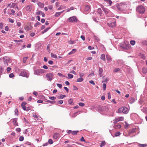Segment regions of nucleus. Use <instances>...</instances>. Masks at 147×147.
Here are the masks:
<instances>
[{"instance_id":"obj_52","label":"nucleus","mask_w":147,"mask_h":147,"mask_svg":"<svg viewBox=\"0 0 147 147\" xmlns=\"http://www.w3.org/2000/svg\"><path fill=\"white\" fill-rule=\"evenodd\" d=\"M63 101L62 100H60L57 102L60 105L62 104L63 103Z\"/></svg>"},{"instance_id":"obj_33","label":"nucleus","mask_w":147,"mask_h":147,"mask_svg":"<svg viewBox=\"0 0 147 147\" xmlns=\"http://www.w3.org/2000/svg\"><path fill=\"white\" fill-rule=\"evenodd\" d=\"M51 57L55 58H57V56L55 54H54L53 53H51Z\"/></svg>"},{"instance_id":"obj_34","label":"nucleus","mask_w":147,"mask_h":147,"mask_svg":"<svg viewBox=\"0 0 147 147\" xmlns=\"http://www.w3.org/2000/svg\"><path fill=\"white\" fill-rule=\"evenodd\" d=\"M67 76L68 77V78L69 79L72 78H73L74 77V76L73 75L70 74H68Z\"/></svg>"},{"instance_id":"obj_35","label":"nucleus","mask_w":147,"mask_h":147,"mask_svg":"<svg viewBox=\"0 0 147 147\" xmlns=\"http://www.w3.org/2000/svg\"><path fill=\"white\" fill-rule=\"evenodd\" d=\"M105 144V141H102V142L101 143L100 146V147H102L104 146Z\"/></svg>"},{"instance_id":"obj_25","label":"nucleus","mask_w":147,"mask_h":147,"mask_svg":"<svg viewBox=\"0 0 147 147\" xmlns=\"http://www.w3.org/2000/svg\"><path fill=\"white\" fill-rule=\"evenodd\" d=\"M68 102L69 103L70 105H73V100L72 99H69L68 100Z\"/></svg>"},{"instance_id":"obj_64","label":"nucleus","mask_w":147,"mask_h":147,"mask_svg":"<svg viewBox=\"0 0 147 147\" xmlns=\"http://www.w3.org/2000/svg\"><path fill=\"white\" fill-rule=\"evenodd\" d=\"M14 76V75L13 73H11L9 75V76L10 78H12Z\"/></svg>"},{"instance_id":"obj_19","label":"nucleus","mask_w":147,"mask_h":147,"mask_svg":"<svg viewBox=\"0 0 147 147\" xmlns=\"http://www.w3.org/2000/svg\"><path fill=\"white\" fill-rule=\"evenodd\" d=\"M106 58L107 60V61L109 62H111V57L108 55H106Z\"/></svg>"},{"instance_id":"obj_28","label":"nucleus","mask_w":147,"mask_h":147,"mask_svg":"<svg viewBox=\"0 0 147 147\" xmlns=\"http://www.w3.org/2000/svg\"><path fill=\"white\" fill-rule=\"evenodd\" d=\"M66 7L65 6H63L62 5H61L60 7L58 8L57 9L58 10H59L60 9H65L66 8Z\"/></svg>"},{"instance_id":"obj_57","label":"nucleus","mask_w":147,"mask_h":147,"mask_svg":"<svg viewBox=\"0 0 147 147\" xmlns=\"http://www.w3.org/2000/svg\"><path fill=\"white\" fill-rule=\"evenodd\" d=\"M88 49L89 50L93 49H94V47H91L90 46H89L88 47Z\"/></svg>"},{"instance_id":"obj_59","label":"nucleus","mask_w":147,"mask_h":147,"mask_svg":"<svg viewBox=\"0 0 147 147\" xmlns=\"http://www.w3.org/2000/svg\"><path fill=\"white\" fill-rule=\"evenodd\" d=\"M59 76H62V77H65V76L64 75H63L61 73H58L57 74Z\"/></svg>"},{"instance_id":"obj_11","label":"nucleus","mask_w":147,"mask_h":147,"mask_svg":"<svg viewBox=\"0 0 147 147\" xmlns=\"http://www.w3.org/2000/svg\"><path fill=\"white\" fill-rule=\"evenodd\" d=\"M107 24L110 27H114L116 26V22H114L111 23H108Z\"/></svg>"},{"instance_id":"obj_43","label":"nucleus","mask_w":147,"mask_h":147,"mask_svg":"<svg viewBox=\"0 0 147 147\" xmlns=\"http://www.w3.org/2000/svg\"><path fill=\"white\" fill-rule=\"evenodd\" d=\"M61 15L60 12H57L55 14V17H58Z\"/></svg>"},{"instance_id":"obj_44","label":"nucleus","mask_w":147,"mask_h":147,"mask_svg":"<svg viewBox=\"0 0 147 147\" xmlns=\"http://www.w3.org/2000/svg\"><path fill=\"white\" fill-rule=\"evenodd\" d=\"M106 85L105 84H102V87L104 90H105L106 89Z\"/></svg>"},{"instance_id":"obj_51","label":"nucleus","mask_w":147,"mask_h":147,"mask_svg":"<svg viewBox=\"0 0 147 147\" xmlns=\"http://www.w3.org/2000/svg\"><path fill=\"white\" fill-rule=\"evenodd\" d=\"M9 22L12 23H13L14 22V21L12 19L10 18H9Z\"/></svg>"},{"instance_id":"obj_40","label":"nucleus","mask_w":147,"mask_h":147,"mask_svg":"<svg viewBox=\"0 0 147 147\" xmlns=\"http://www.w3.org/2000/svg\"><path fill=\"white\" fill-rule=\"evenodd\" d=\"M140 56L141 58H142L143 59H145L146 58L145 56L143 54H141L140 55Z\"/></svg>"},{"instance_id":"obj_22","label":"nucleus","mask_w":147,"mask_h":147,"mask_svg":"<svg viewBox=\"0 0 147 147\" xmlns=\"http://www.w3.org/2000/svg\"><path fill=\"white\" fill-rule=\"evenodd\" d=\"M114 127L115 129H119L121 128V125L119 124H117L115 125Z\"/></svg>"},{"instance_id":"obj_37","label":"nucleus","mask_w":147,"mask_h":147,"mask_svg":"<svg viewBox=\"0 0 147 147\" xmlns=\"http://www.w3.org/2000/svg\"><path fill=\"white\" fill-rule=\"evenodd\" d=\"M28 57H24L23 62L24 63H26V62L27 60V59H28Z\"/></svg>"},{"instance_id":"obj_24","label":"nucleus","mask_w":147,"mask_h":147,"mask_svg":"<svg viewBox=\"0 0 147 147\" xmlns=\"http://www.w3.org/2000/svg\"><path fill=\"white\" fill-rule=\"evenodd\" d=\"M104 1L109 4V6L111 5L112 1L111 0H104Z\"/></svg>"},{"instance_id":"obj_32","label":"nucleus","mask_w":147,"mask_h":147,"mask_svg":"<svg viewBox=\"0 0 147 147\" xmlns=\"http://www.w3.org/2000/svg\"><path fill=\"white\" fill-rule=\"evenodd\" d=\"M90 9L89 6L88 5H86L85 7V10L88 11Z\"/></svg>"},{"instance_id":"obj_8","label":"nucleus","mask_w":147,"mask_h":147,"mask_svg":"<svg viewBox=\"0 0 147 147\" xmlns=\"http://www.w3.org/2000/svg\"><path fill=\"white\" fill-rule=\"evenodd\" d=\"M44 70L42 69H36L34 71V74L38 75L44 73Z\"/></svg>"},{"instance_id":"obj_15","label":"nucleus","mask_w":147,"mask_h":147,"mask_svg":"<svg viewBox=\"0 0 147 147\" xmlns=\"http://www.w3.org/2000/svg\"><path fill=\"white\" fill-rule=\"evenodd\" d=\"M103 72V69L100 67L99 68V73L100 77H102L103 76L102 73Z\"/></svg>"},{"instance_id":"obj_5","label":"nucleus","mask_w":147,"mask_h":147,"mask_svg":"<svg viewBox=\"0 0 147 147\" xmlns=\"http://www.w3.org/2000/svg\"><path fill=\"white\" fill-rule=\"evenodd\" d=\"M20 75L24 77L28 78L29 76V73L27 70H23L20 74Z\"/></svg>"},{"instance_id":"obj_6","label":"nucleus","mask_w":147,"mask_h":147,"mask_svg":"<svg viewBox=\"0 0 147 147\" xmlns=\"http://www.w3.org/2000/svg\"><path fill=\"white\" fill-rule=\"evenodd\" d=\"M53 75L52 73H49L47 74L46 76V77L47 78V80L50 81H51L53 80Z\"/></svg>"},{"instance_id":"obj_62","label":"nucleus","mask_w":147,"mask_h":147,"mask_svg":"<svg viewBox=\"0 0 147 147\" xmlns=\"http://www.w3.org/2000/svg\"><path fill=\"white\" fill-rule=\"evenodd\" d=\"M32 116H33V117H34V118H36V119H37L38 118V116H37L35 114H33Z\"/></svg>"},{"instance_id":"obj_63","label":"nucleus","mask_w":147,"mask_h":147,"mask_svg":"<svg viewBox=\"0 0 147 147\" xmlns=\"http://www.w3.org/2000/svg\"><path fill=\"white\" fill-rule=\"evenodd\" d=\"M53 62L52 60L49 61H48V63L50 65H52L53 64Z\"/></svg>"},{"instance_id":"obj_45","label":"nucleus","mask_w":147,"mask_h":147,"mask_svg":"<svg viewBox=\"0 0 147 147\" xmlns=\"http://www.w3.org/2000/svg\"><path fill=\"white\" fill-rule=\"evenodd\" d=\"M48 142L50 144H52L53 143V141L51 139H50L48 140Z\"/></svg>"},{"instance_id":"obj_2","label":"nucleus","mask_w":147,"mask_h":147,"mask_svg":"<svg viewBox=\"0 0 147 147\" xmlns=\"http://www.w3.org/2000/svg\"><path fill=\"white\" fill-rule=\"evenodd\" d=\"M98 109L99 111V112L102 114H106L109 110L108 107L105 106H99L98 107Z\"/></svg>"},{"instance_id":"obj_53","label":"nucleus","mask_w":147,"mask_h":147,"mask_svg":"<svg viewBox=\"0 0 147 147\" xmlns=\"http://www.w3.org/2000/svg\"><path fill=\"white\" fill-rule=\"evenodd\" d=\"M135 100L134 98H131L130 100V102L131 103H133L135 102Z\"/></svg>"},{"instance_id":"obj_41","label":"nucleus","mask_w":147,"mask_h":147,"mask_svg":"<svg viewBox=\"0 0 147 147\" xmlns=\"http://www.w3.org/2000/svg\"><path fill=\"white\" fill-rule=\"evenodd\" d=\"M130 43L132 45H134L135 44V41L134 40H131L130 41Z\"/></svg>"},{"instance_id":"obj_12","label":"nucleus","mask_w":147,"mask_h":147,"mask_svg":"<svg viewBox=\"0 0 147 147\" xmlns=\"http://www.w3.org/2000/svg\"><path fill=\"white\" fill-rule=\"evenodd\" d=\"M32 6L31 5H28L26 7V10L28 11H31L32 9Z\"/></svg>"},{"instance_id":"obj_1","label":"nucleus","mask_w":147,"mask_h":147,"mask_svg":"<svg viewBox=\"0 0 147 147\" xmlns=\"http://www.w3.org/2000/svg\"><path fill=\"white\" fill-rule=\"evenodd\" d=\"M117 9L120 11H124L127 7V4L125 3H122L117 5Z\"/></svg>"},{"instance_id":"obj_17","label":"nucleus","mask_w":147,"mask_h":147,"mask_svg":"<svg viewBox=\"0 0 147 147\" xmlns=\"http://www.w3.org/2000/svg\"><path fill=\"white\" fill-rule=\"evenodd\" d=\"M102 9L103 11L105 12V14H107L109 11V9H107L105 8L104 7L102 8Z\"/></svg>"},{"instance_id":"obj_42","label":"nucleus","mask_w":147,"mask_h":147,"mask_svg":"<svg viewBox=\"0 0 147 147\" xmlns=\"http://www.w3.org/2000/svg\"><path fill=\"white\" fill-rule=\"evenodd\" d=\"M24 137L23 136H20L19 138V140L20 141H22L24 140Z\"/></svg>"},{"instance_id":"obj_29","label":"nucleus","mask_w":147,"mask_h":147,"mask_svg":"<svg viewBox=\"0 0 147 147\" xmlns=\"http://www.w3.org/2000/svg\"><path fill=\"white\" fill-rule=\"evenodd\" d=\"M84 80V79L82 78H79L77 79V82H82Z\"/></svg>"},{"instance_id":"obj_54","label":"nucleus","mask_w":147,"mask_h":147,"mask_svg":"<svg viewBox=\"0 0 147 147\" xmlns=\"http://www.w3.org/2000/svg\"><path fill=\"white\" fill-rule=\"evenodd\" d=\"M47 102H49V103H53V104H54V103H55V101H51V100H47Z\"/></svg>"},{"instance_id":"obj_14","label":"nucleus","mask_w":147,"mask_h":147,"mask_svg":"<svg viewBox=\"0 0 147 147\" xmlns=\"http://www.w3.org/2000/svg\"><path fill=\"white\" fill-rule=\"evenodd\" d=\"M32 27L30 25H26L24 27V29L26 30L29 31L32 29Z\"/></svg>"},{"instance_id":"obj_55","label":"nucleus","mask_w":147,"mask_h":147,"mask_svg":"<svg viewBox=\"0 0 147 147\" xmlns=\"http://www.w3.org/2000/svg\"><path fill=\"white\" fill-rule=\"evenodd\" d=\"M57 86L60 88H61L62 87V85L61 84H57Z\"/></svg>"},{"instance_id":"obj_31","label":"nucleus","mask_w":147,"mask_h":147,"mask_svg":"<svg viewBox=\"0 0 147 147\" xmlns=\"http://www.w3.org/2000/svg\"><path fill=\"white\" fill-rule=\"evenodd\" d=\"M143 73L144 74H146L147 73V69L146 68H144L142 69Z\"/></svg>"},{"instance_id":"obj_4","label":"nucleus","mask_w":147,"mask_h":147,"mask_svg":"<svg viewBox=\"0 0 147 147\" xmlns=\"http://www.w3.org/2000/svg\"><path fill=\"white\" fill-rule=\"evenodd\" d=\"M136 11L140 14H143L145 11V7L141 5H139L136 8Z\"/></svg>"},{"instance_id":"obj_39","label":"nucleus","mask_w":147,"mask_h":147,"mask_svg":"<svg viewBox=\"0 0 147 147\" xmlns=\"http://www.w3.org/2000/svg\"><path fill=\"white\" fill-rule=\"evenodd\" d=\"M50 28V27L48 28H46L42 32V33H44L46 32H47L49 29Z\"/></svg>"},{"instance_id":"obj_27","label":"nucleus","mask_w":147,"mask_h":147,"mask_svg":"<svg viewBox=\"0 0 147 147\" xmlns=\"http://www.w3.org/2000/svg\"><path fill=\"white\" fill-rule=\"evenodd\" d=\"M76 51V50L75 49H73L68 54L69 55L72 54H74V53H75Z\"/></svg>"},{"instance_id":"obj_23","label":"nucleus","mask_w":147,"mask_h":147,"mask_svg":"<svg viewBox=\"0 0 147 147\" xmlns=\"http://www.w3.org/2000/svg\"><path fill=\"white\" fill-rule=\"evenodd\" d=\"M120 71V69L118 68H115L113 70V72L115 73Z\"/></svg>"},{"instance_id":"obj_21","label":"nucleus","mask_w":147,"mask_h":147,"mask_svg":"<svg viewBox=\"0 0 147 147\" xmlns=\"http://www.w3.org/2000/svg\"><path fill=\"white\" fill-rule=\"evenodd\" d=\"M37 4L38 6L41 8H42L44 6V4L40 2H38Z\"/></svg>"},{"instance_id":"obj_9","label":"nucleus","mask_w":147,"mask_h":147,"mask_svg":"<svg viewBox=\"0 0 147 147\" xmlns=\"http://www.w3.org/2000/svg\"><path fill=\"white\" fill-rule=\"evenodd\" d=\"M3 61L5 66H8V62H9V60L8 57H5L3 58Z\"/></svg>"},{"instance_id":"obj_13","label":"nucleus","mask_w":147,"mask_h":147,"mask_svg":"<svg viewBox=\"0 0 147 147\" xmlns=\"http://www.w3.org/2000/svg\"><path fill=\"white\" fill-rule=\"evenodd\" d=\"M12 120H13V125L15 126H18V123L17 122L18 118H15L13 119H12Z\"/></svg>"},{"instance_id":"obj_50","label":"nucleus","mask_w":147,"mask_h":147,"mask_svg":"<svg viewBox=\"0 0 147 147\" xmlns=\"http://www.w3.org/2000/svg\"><path fill=\"white\" fill-rule=\"evenodd\" d=\"M79 74V76L81 77V78L83 77L84 75V73L81 72H80Z\"/></svg>"},{"instance_id":"obj_36","label":"nucleus","mask_w":147,"mask_h":147,"mask_svg":"<svg viewBox=\"0 0 147 147\" xmlns=\"http://www.w3.org/2000/svg\"><path fill=\"white\" fill-rule=\"evenodd\" d=\"M15 115L18 116V109H16L14 111Z\"/></svg>"},{"instance_id":"obj_10","label":"nucleus","mask_w":147,"mask_h":147,"mask_svg":"<svg viewBox=\"0 0 147 147\" xmlns=\"http://www.w3.org/2000/svg\"><path fill=\"white\" fill-rule=\"evenodd\" d=\"M68 20L70 22H77L78 20L76 16H73L69 18Z\"/></svg>"},{"instance_id":"obj_47","label":"nucleus","mask_w":147,"mask_h":147,"mask_svg":"<svg viewBox=\"0 0 147 147\" xmlns=\"http://www.w3.org/2000/svg\"><path fill=\"white\" fill-rule=\"evenodd\" d=\"M78 132V131H72V133L73 135H76Z\"/></svg>"},{"instance_id":"obj_26","label":"nucleus","mask_w":147,"mask_h":147,"mask_svg":"<svg viewBox=\"0 0 147 147\" xmlns=\"http://www.w3.org/2000/svg\"><path fill=\"white\" fill-rule=\"evenodd\" d=\"M105 55L104 54H102L100 57V58L101 59L103 60L104 61L105 60Z\"/></svg>"},{"instance_id":"obj_20","label":"nucleus","mask_w":147,"mask_h":147,"mask_svg":"<svg viewBox=\"0 0 147 147\" xmlns=\"http://www.w3.org/2000/svg\"><path fill=\"white\" fill-rule=\"evenodd\" d=\"M66 97V95H63L62 94H60L57 97L59 99H63L64 97Z\"/></svg>"},{"instance_id":"obj_18","label":"nucleus","mask_w":147,"mask_h":147,"mask_svg":"<svg viewBox=\"0 0 147 147\" xmlns=\"http://www.w3.org/2000/svg\"><path fill=\"white\" fill-rule=\"evenodd\" d=\"M141 111L143 112L147 113V107H143L141 109Z\"/></svg>"},{"instance_id":"obj_16","label":"nucleus","mask_w":147,"mask_h":147,"mask_svg":"<svg viewBox=\"0 0 147 147\" xmlns=\"http://www.w3.org/2000/svg\"><path fill=\"white\" fill-rule=\"evenodd\" d=\"M59 133H56L54 134L53 135V138L55 139H57L59 137Z\"/></svg>"},{"instance_id":"obj_60","label":"nucleus","mask_w":147,"mask_h":147,"mask_svg":"<svg viewBox=\"0 0 147 147\" xmlns=\"http://www.w3.org/2000/svg\"><path fill=\"white\" fill-rule=\"evenodd\" d=\"M26 104V103L25 102H23L21 104V106H25V105Z\"/></svg>"},{"instance_id":"obj_30","label":"nucleus","mask_w":147,"mask_h":147,"mask_svg":"<svg viewBox=\"0 0 147 147\" xmlns=\"http://www.w3.org/2000/svg\"><path fill=\"white\" fill-rule=\"evenodd\" d=\"M139 147H145L147 146V144H139Z\"/></svg>"},{"instance_id":"obj_7","label":"nucleus","mask_w":147,"mask_h":147,"mask_svg":"<svg viewBox=\"0 0 147 147\" xmlns=\"http://www.w3.org/2000/svg\"><path fill=\"white\" fill-rule=\"evenodd\" d=\"M124 118L123 117H119L118 118H115V119L113 120V122L115 124H116L117 122L122 121L123 120Z\"/></svg>"},{"instance_id":"obj_48","label":"nucleus","mask_w":147,"mask_h":147,"mask_svg":"<svg viewBox=\"0 0 147 147\" xmlns=\"http://www.w3.org/2000/svg\"><path fill=\"white\" fill-rule=\"evenodd\" d=\"M79 105L81 107H83L84 105V104L82 102H79Z\"/></svg>"},{"instance_id":"obj_3","label":"nucleus","mask_w":147,"mask_h":147,"mask_svg":"<svg viewBox=\"0 0 147 147\" xmlns=\"http://www.w3.org/2000/svg\"><path fill=\"white\" fill-rule=\"evenodd\" d=\"M118 111V113L127 114L128 112L129 109L126 107H123L119 108Z\"/></svg>"},{"instance_id":"obj_46","label":"nucleus","mask_w":147,"mask_h":147,"mask_svg":"<svg viewBox=\"0 0 147 147\" xmlns=\"http://www.w3.org/2000/svg\"><path fill=\"white\" fill-rule=\"evenodd\" d=\"M49 98L52 100H54L56 99V97L54 96H49Z\"/></svg>"},{"instance_id":"obj_38","label":"nucleus","mask_w":147,"mask_h":147,"mask_svg":"<svg viewBox=\"0 0 147 147\" xmlns=\"http://www.w3.org/2000/svg\"><path fill=\"white\" fill-rule=\"evenodd\" d=\"M121 133L119 132H117L115 134V136H119L121 134Z\"/></svg>"},{"instance_id":"obj_56","label":"nucleus","mask_w":147,"mask_h":147,"mask_svg":"<svg viewBox=\"0 0 147 147\" xmlns=\"http://www.w3.org/2000/svg\"><path fill=\"white\" fill-rule=\"evenodd\" d=\"M16 3H13L12 4V5L11 6V8H14L15 6L16 5Z\"/></svg>"},{"instance_id":"obj_61","label":"nucleus","mask_w":147,"mask_h":147,"mask_svg":"<svg viewBox=\"0 0 147 147\" xmlns=\"http://www.w3.org/2000/svg\"><path fill=\"white\" fill-rule=\"evenodd\" d=\"M70 73L71 74H74V75H76V72L74 70H72L70 72Z\"/></svg>"},{"instance_id":"obj_58","label":"nucleus","mask_w":147,"mask_h":147,"mask_svg":"<svg viewBox=\"0 0 147 147\" xmlns=\"http://www.w3.org/2000/svg\"><path fill=\"white\" fill-rule=\"evenodd\" d=\"M16 130L18 132H20L21 131V129L20 128H18L16 129Z\"/></svg>"},{"instance_id":"obj_49","label":"nucleus","mask_w":147,"mask_h":147,"mask_svg":"<svg viewBox=\"0 0 147 147\" xmlns=\"http://www.w3.org/2000/svg\"><path fill=\"white\" fill-rule=\"evenodd\" d=\"M142 43L144 45H147V41L146 40L143 41Z\"/></svg>"}]
</instances>
